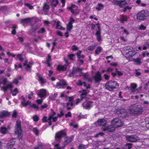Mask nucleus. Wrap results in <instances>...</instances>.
Returning <instances> with one entry per match:
<instances>
[{"instance_id": "nucleus-1", "label": "nucleus", "mask_w": 149, "mask_h": 149, "mask_svg": "<svg viewBox=\"0 0 149 149\" xmlns=\"http://www.w3.org/2000/svg\"><path fill=\"white\" fill-rule=\"evenodd\" d=\"M87 94L85 90H82L81 94H80V98H78L75 101V102L73 104L72 101L74 99L73 96L68 97H66V99H69L68 102L67 103V109L68 110L70 109V108L69 107V106H72L73 105L78 104L79 103L81 102L83 99L85 97L86 95Z\"/></svg>"}, {"instance_id": "nucleus-2", "label": "nucleus", "mask_w": 149, "mask_h": 149, "mask_svg": "<svg viewBox=\"0 0 149 149\" xmlns=\"http://www.w3.org/2000/svg\"><path fill=\"white\" fill-rule=\"evenodd\" d=\"M111 125L109 126V129H108V132H113L115 130L116 128L121 126L123 124V122L118 118H114L111 121Z\"/></svg>"}, {"instance_id": "nucleus-3", "label": "nucleus", "mask_w": 149, "mask_h": 149, "mask_svg": "<svg viewBox=\"0 0 149 149\" xmlns=\"http://www.w3.org/2000/svg\"><path fill=\"white\" fill-rule=\"evenodd\" d=\"M118 84L116 81H109L106 84L105 88L111 91L118 88Z\"/></svg>"}, {"instance_id": "nucleus-4", "label": "nucleus", "mask_w": 149, "mask_h": 149, "mask_svg": "<svg viewBox=\"0 0 149 149\" xmlns=\"http://www.w3.org/2000/svg\"><path fill=\"white\" fill-rule=\"evenodd\" d=\"M149 15V12L147 10H142L137 15V19L140 20H143L146 19Z\"/></svg>"}, {"instance_id": "nucleus-5", "label": "nucleus", "mask_w": 149, "mask_h": 149, "mask_svg": "<svg viewBox=\"0 0 149 149\" xmlns=\"http://www.w3.org/2000/svg\"><path fill=\"white\" fill-rule=\"evenodd\" d=\"M21 123L20 121L17 120L16 122L15 126V133L17 134L18 138L19 139H21L23 136L21 126Z\"/></svg>"}, {"instance_id": "nucleus-6", "label": "nucleus", "mask_w": 149, "mask_h": 149, "mask_svg": "<svg viewBox=\"0 0 149 149\" xmlns=\"http://www.w3.org/2000/svg\"><path fill=\"white\" fill-rule=\"evenodd\" d=\"M98 126H102V129L103 131H107L108 132V129H109V126L107 124V121L104 119H100L97 122Z\"/></svg>"}, {"instance_id": "nucleus-7", "label": "nucleus", "mask_w": 149, "mask_h": 149, "mask_svg": "<svg viewBox=\"0 0 149 149\" xmlns=\"http://www.w3.org/2000/svg\"><path fill=\"white\" fill-rule=\"evenodd\" d=\"M128 111L130 114H139L142 113L143 111V109L141 107H135L132 109H129Z\"/></svg>"}, {"instance_id": "nucleus-8", "label": "nucleus", "mask_w": 149, "mask_h": 149, "mask_svg": "<svg viewBox=\"0 0 149 149\" xmlns=\"http://www.w3.org/2000/svg\"><path fill=\"white\" fill-rule=\"evenodd\" d=\"M66 136V133L63 130H61L56 133L55 140L57 141H60L62 137Z\"/></svg>"}, {"instance_id": "nucleus-9", "label": "nucleus", "mask_w": 149, "mask_h": 149, "mask_svg": "<svg viewBox=\"0 0 149 149\" xmlns=\"http://www.w3.org/2000/svg\"><path fill=\"white\" fill-rule=\"evenodd\" d=\"M113 3L120 8H123L127 4L126 0H114Z\"/></svg>"}, {"instance_id": "nucleus-10", "label": "nucleus", "mask_w": 149, "mask_h": 149, "mask_svg": "<svg viewBox=\"0 0 149 149\" xmlns=\"http://www.w3.org/2000/svg\"><path fill=\"white\" fill-rule=\"evenodd\" d=\"M137 86L136 84L135 83H132L131 84L130 90L132 92L135 93H138L141 90V86H140L138 89L136 90L135 88Z\"/></svg>"}, {"instance_id": "nucleus-11", "label": "nucleus", "mask_w": 149, "mask_h": 149, "mask_svg": "<svg viewBox=\"0 0 149 149\" xmlns=\"http://www.w3.org/2000/svg\"><path fill=\"white\" fill-rule=\"evenodd\" d=\"M127 141L135 142L139 140V138L136 136H125Z\"/></svg>"}, {"instance_id": "nucleus-12", "label": "nucleus", "mask_w": 149, "mask_h": 149, "mask_svg": "<svg viewBox=\"0 0 149 149\" xmlns=\"http://www.w3.org/2000/svg\"><path fill=\"white\" fill-rule=\"evenodd\" d=\"M118 116L124 118L127 115L126 110L124 109H122L118 111L117 112Z\"/></svg>"}, {"instance_id": "nucleus-13", "label": "nucleus", "mask_w": 149, "mask_h": 149, "mask_svg": "<svg viewBox=\"0 0 149 149\" xmlns=\"http://www.w3.org/2000/svg\"><path fill=\"white\" fill-rule=\"evenodd\" d=\"M137 52L135 50H132L129 51L126 54V57L127 58H130L133 57Z\"/></svg>"}, {"instance_id": "nucleus-14", "label": "nucleus", "mask_w": 149, "mask_h": 149, "mask_svg": "<svg viewBox=\"0 0 149 149\" xmlns=\"http://www.w3.org/2000/svg\"><path fill=\"white\" fill-rule=\"evenodd\" d=\"M55 115V113L53 111L52 112V113L50 115L49 117L48 118V123L49 125H50L51 124V120L52 119V120L53 121H56L58 117L57 116H56L54 117H53Z\"/></svg>"}, {"instance_id": "nucleus-15", "label": "nucleus", "mask_w": 149, "mask_h": 149, "mask_svg": "<svg viewBox=\"0 0 149 149\" xmlns=\"http://www.w3.org/2000/svg\"><path fill=\"white\" fill-rule=\"evenodd\" d=\"M67 85L66 81L64 80H62L57 84L56 86L58 88H63Z\"/></svg>"}, {"instance_id": "nucleus-16", "label": "nucleus", "mask_w": 149, "mask_h": 149, "mask_svg": "<svg viewBox=\"0 0 149 149\" xmlns=\"http://www.w3.org/2000/svg\"><path fill=\"white\" fill-rule=\"evenodd\" d=\"M15 139L12 138L10 139L7 144L6 147L10 149L13 147L15 143Z\"/></svg>"}, {"instance_id": "nucleus-17", "label": "nucleus", "mask_w": 149, "mask_h": 149, "mask_svg": "<svg viewBox=\"0 0 149 149\" xmlns=\"http://www.w3.org/2000/svg\"><path fill=\"white\" fill-rule=\"evenodd\" d=\"M83 106L86 109L91 108L92 106V102L86 101L84 102L82 104Z\"/></svg>"}, {"instance_id": "nucleus-18", "label": "nucleus", "mask_w": 149, "mask_h": 149, "mask_svg": "<svg viewBox=\"0 0 149 149\" xmlns=\"http://www.w3.org/2000/svg\"><path fill=\"white\" fill-rule=\"evenodd\" d=\"M94 78L96 82H97L101 80V74L99 72H96L94 77Z\"/></svg>"}, {"instance_id": "nucleus-19", "label": "nucleus", "mask_w": 149, "mask_h": 149, "mask_svg": "<svg viewBox=\"0 0 149 149\" xmlns=\"http://www.w3.org/2000/svg\"><path fill=\"white\" fill-rule=\"evenodd\" d=\"M21 98L22 100V101L21 102V103L23 107H26L28 104L30 106H31V102L28 101L26 102L25 99L23 96H22Z\"/></svg>"}, {"instance_id": "nucleus-20", "label": "nucleus", "mask_w": 149, "mask_h": 149, "mask_svg": "<svg viewBox=\"0 0 149 149\" xmlns=\"http://www.w3.org/2000/svg\"><path fill=\"white\" fill-rule=\"evenodd\" d=\"M9 115V113L6 111H0V118H3L5 117L8 116Z\"/></svg>"}, {"instance_id": "nucleus-21", "label": "nucleus", "mask_w": 149, "mask_h": 149, "mask_svg": "<svg viewBox=\"0 0 149 149\" xmlns=\"http://www.w3.org/2000/svg\"><path fill=\"white\" fill-rule=\"evenodd\" d=\"M97 40L100 42L102 40V38L101 36V31L97 30L95 33Z\"/></svg>"}, {"instance_id": "nucleus-22", "label": "nucleus", "mask_w": 149, "mask_h": 149, "mask_svg": "<svg viewBox=\"0 0 149 149\" xmlns=\"http://www.w3.org/2000/svg\"><path fill=\"white\" fill-rule=\"evenodd\" d=\"M46 90L44 89H42L39 91V93L38 94V95L42 98L45 96L46 95Z\"/></svg>"}, {"instance_id": "nucleus-23", "label": "nucleus", "mask_w": 149, "mask_h": 149, "mask_svg": "<svg viewBox=\"0 0 149 149\" xmlns=\"http://www.w3.org/2000/svg\"><path fill=\"white\" fill-rule=\"evenodd\" d=\"M32 18H28L24 19H20V23L22 24L25 23L27 24L30 23L31 21Z\"/></svg>"}, {"instance_id": "nucleus-24", "label": "nucleus", "mask_w": 149, "mask_h": 149, "mask_svg": "<svg viewBox=\"0 0 149 149\" xmlns=\"http://www.w3.org/2000/svg\"><path fill=\"white\" fill-rule=\"evenodd\" d=\"M37 76L38 78V80L41 84H43L46 82V79H44L39 74H37Z\"/></svg>"}, {"instance_id": "nucleus-25", "label": "nucleus", "mask_w": 149, "mask_h": 149, "mask_svg": "<svg viewBox=\"0 0 149 149\" xmlns=\"http://www.w3.org/2000/svg\"><path fill=\"white\" fill-rule=\"evenodd\" d=\"M130 61H133L136 65H140L141 63V59L139 58H133Z\"/></svg>"}, {"instance_id": "nucleus-26", "label": "nucleus", "mask_w": 149, "mask_h": 149, "mask_svg": "<svg viewBox=\"0 0 149 149\" xmlns=\"http://www.w3.org/2000/svg\"><path fill=\"white\" fill-rule=\"evenodd\" d=\"M72 141V138L70 137H69L68 138H67L65 140L64 142L63 143V146H64L67 145L68 143H70Z\"/></svg>"}, {"instance_id": "nucleus-27", "label": "nucleus", "mask_w": 149, "mask_h": 149, "mask_svg": "<svg viewBox=\"0 0 149 149\" xmlns=\"http://www.w3.org/2000/svg\"><path fill=\"white\" fill-rule=\"evenodd\" d=\"M57 70H58L65 71L66 69V67L65 65H58L57 67Z\"/></svg>"}, {"instance_id": "nucleus-28", "label": "nucleus", "mask_w": 149, "mask_h": 149, "mask_svg": "<svg viewBox=\"0 0 149 149\" xmlns=\"http://www.w3.org/2000/svg\"><path fill=\"white\" fill-rule=\"evenodd\" d=\"M82 70V69L77 68L75 70L73 71V74H75V73L77 74V73L79 74H78L77 76H81V71Z\"/></svg>"}, {"instance_id": "nucleus-29", "label": "nucleus", "mask_w": 149, "mask_h": 149, "mask_svg": "<svg viewBox=\"0 0 149 149\" xmlns=\"http://www.w3.org/2000/svg\"><path fill=\"white\" fill-rule=\"evenodd\" d=\"M78 85H83L85 87H86L87 89H88L90 88V85L89 84L87 86H86V84L84 82H81V81H79L77 84Z\"/></svg>"}, {"instance_id": "nucleus-30", "label": "nucleus", "mask_w": 149, "mask_h": 149, "mask_svg": "<svg viewBox=\"0 0 149 149\" xmlns=\"http://www.w3.org/2000/svg\"><path fill=\"white\" fill-rule=\"evenodd\" d=\"M70 126H72L74 128H77L78 127V125L76 123L75 120H72L70 124Z\"/></svg>"}, {"instance_id": "nucleus-31", "label": "nucleus", "mask_w": 149, "mask_h": 149, "mask_svg": "<svg viewBox=\"0 0 149 149\" xmlns=\"http://www.w3.org/2000/svg\"><path fill=\"white\" fill-rule=\"evenodd\" d=\"M60 22L59 21H57V22L56 26V28L61 30H63L65 29V28L61 26L60 25Z\"/></svg>"}, {"instance_id": "nucleus-32", "label": "nucleus", "mask_w": 149, "mask_h": 149, "mask_svg": "<svg viewBox=\"0 0 149 149\" xmlns=\"http://www.w3.org/2000/svg\"><path fill=\"white\" fill-rule=\"evenodd\" d=\"M8 81L7 79L5 78H3V80L2 81H0V87H1V84H2L3 85L5 86L7 83Z\"/></svg>"}, {"instance_id": "nucleus-33", "label": "nucleus", "mask_w": 149, "mask_h": 149, "mask_svg": "<svg viewBox=\"0 0 149 149\" xmlns=\"http://www.w3.org/2000/svg\"><path fill=\"white\" fill-rule=\"evenodd\" d=\"M127 18L126 16H124L123 15H122L121 16V20H120V22L121 23H123L125 22L126 21H127Z\"/></svg>"}, {"instance_id": "nucleus-34", "label": "nucleus", "mask_w": 149, "mask_h": 149, "mask_svg": "<svg viewBox=\"0 0 149 149\" xmlns=\"http://www.w3.org/2000/svg\"><path fill=\"white\" fill-rule=\"evenodd\" d=\"M146 29V26L141 24L139 25L138 29L141 30H144Z\"/></svg>"}, {"instance_id": "nucleus-35", "label": "nucleus", "mask_w": 149, "mask_h": 149, "mask_svg": "<svg viewBox=\"0 0 149 149\" xmlns=\"http://www.w3.org/2000/svg\"><path fill=\"white\" fill-rule=\"evenodd\" d=\"M102 50V48L100 46H98L97 47L96 50L95 51V54H98L99 53H100L101 52Z\"/></svg>"}, {"instance_id": "nucleus-36", "label": "nucleus", "mask_w": 149, "mask_h": 149, "mask_svg": "<svg viewBox=\"0 0 149 149\" xmlns=\"http://www.w3.org/2000/svg\"><path fill=\"white\" fill-rule=\"evenodd\" d=\"M58 3V0H52V6L53 7H56Z\"/></svg>"}, {"instance_id": "nucleus-37", "label": "nucleus", "mask_w": 149, "mask_h": 149, "mask_svg": "<svg viewBox=\"0 0 149 149\" xmlns=\"http://www.w3.org/2000/svg\"><path fill=\"white\" fill-rule=\"evenodd\" d=\"M73 26L72 24L68 23L67 26V31H70L72 29Z\"/></svg>"}, {"instance_id": "nucleus-38", "label": "nucleus", "mask_w": 149, "mask_h": 149, "mask_svg": "<svg viewBox=\"0 0 149 149\" xmlns=\"http://www.w3.org/2000/svg\"><path fill=\"white\" fill-rule=\"evenodd\" d=\"M7 130V129L4 127H1V128L0 132H1L3 134L6 133Z\"/></svg>"}, {"instance_id": "nucleus-39", "label": "nucleus", "mask_w": 149, "mask_h": 149, "mask_svg": "<svg viewBox=\"0 0 149 149\" xmlns=\"http://www.w3.org/2000/svg\"><path fill=\"white\" fill-rule=\"evenodd\" d=\"M55 149H64V146H62L61 147H59V144L58 143L54 144Z\"/></svg>"}, {"instance_id": "nucleus-40", "label": "nucleus", "mask_w": 149, "mask_h": 149, "mask_svg": "<svg viewBox=\"0 0 149 149\" xmlns=\"http://www.w3.org/2000/svg\"><path fill=\"white\" fill-rule=\"evenodd\" d=\"M32 131H33V132H34V133L36 135H38V134H39V131L36 128V127L33 128L32 129Z\"/></svg>"}, {"instance_id": "nucleus-41", "label": "nucleus", "mask_w": 149, "mask_h": 149, "mask_svg": "<svg viewBox=\"0 0 149 149\" xmlns=\"http://www.w3.org/2000/svg\"><path fill=\"white\" fill-rule=\"evenodd\" d=\"M81 51H79L77 54L78 59H80L81 58H83L84 57V56L83 55H81L80 54H81Z\"/></svg>"}, {"instance_id": "nucleus-42", "label": "nucleus", "mask_w": 149, "mask_h": 149, "mask_svg": "<svg viewBox=\"0 0 149 149\" xmlns=\"http://www.w3.org/2000/svg\"><path fill=\"white\" fill-rule=\"evenodd\" d=\"M120 29H123V33L125 34L126 35H127L129 34V33L128 31L126 29H124L123 27H121Z\"/></svg>"}, {"instance_id": "nucleus-43", "label": "nucleus", "mask_w": 149, "mask_h": 149, "mask_svg": "<svg viewBox=\"0 0 149 149\" xmlns=\"http://www.w3.org/2000/svg\"><path fill=\"white\" fill-rule=\"evenodd\" d=\"M104 7V5L100 3H99L97 5V7L96 8V9H101L103 8Z\"/></svg>"}, {"instance_id": "nucleus-44", "label": "nucleus", "mask_w": 149, "mask_h": 149, "mask_svg": "<svg viewBox=\"0 0 149 149\" xmlns=\"http://www.w3.org/2000/svg\"><path fill=\"white\" fill-rule=\"evenodd\" d=\"M116 72L117 73V74L119 76H121L123 74L122 72L118 70L117 68L116 69Z\"/></svg>"}, {"instance_id": "nucleus-45", "label": "nucleus", "mask_w": 149, "mask_h": 149, "mask_svg": "<svg viewBox=\"0 0 149 149\" xmlns=\"http://www.w3.org/2000/svg\"><path fill=\"white\" fill-rule=\"evenodd\" d=\"M33 120L35 122H37L39 120V118L36 115L33 116Z\"/></svg>"}, {"instance_id": "nucleus-46", "label": "nucleus", "mask_w": 149, "mask_h": 149, "mask_svg": "<svg viewBox=\"0 0 149 149\" xmlns=\"http://www.w3.org/2000/svg\"><path fill=\"white\" fill-rule=\"evenodd\" d=\"M17 27L16 25H14L13 27V30L11 31L13 35H15L16 34V31L15 30V28Z\"/></svg>"}, {"instance_id": "nucleus-47", "label": "nucleus", "mask_w": 149, "mask_h": 149, "mask_svg": "<svg viewBox=\"0 0 149 149\" xmlns=\"http://www.w3.org/2000/svg\"><path fill=\"white\" fill-rule=\"evenodd\" d=\"M9 88L6 85L5 86H2L1 87V90H3L4 92H6Z\"/></svg>"}, {"instance_id": "nucleus-48", "label": "nucleus", "mask_w": 149, "mask_h": 149, "mask_svg": "<svg viewBox=\"0 0 149 149\" xmlns=\"http://www.w3.org/2000/svg\"><path fill=\"white\" fill-rule=\"evenodd\" d=\"M113 69L111 67H109L107 68L106 70V72L108 73H110L112 71Z\"/></svg>"}, {"instance_id": "nucleus-49", "label": "nucleus", "mask_w": 149, "mask_h": 149, "mask_svg": "<svg viewBox=\"0 0 149 149\" xmlns=\"http://www.w3.org/2000/svg\"><path fill=\"white\" fill-rule=\"evenodd\" d=\"M51 56L49 55H48L47 57V66H50L51 64L48 62V61L50 60Z\"/></svg>"}, {"instance_id": "nucleus-50", "label": "nucleus", "mask_w": 149, "mask_h": 149, "mask_svg": "<svg viewBox=\"0 0 149 149\" xmlns=\"http://www.w3.org/2000/svg\"><path fill=\"white\" fill-rule=\"evenodd\" d=\"M96 46L95 45L90 46L88 47V49L90 50H93L95 49V48L96 47Z\"/></svg>"}, {"instance_id": "nucleus-51", "label": "nucleus", "mask_w": 149, "mask_h": 149, "mask_svg": "<svg viewBox=\"0 0 149 149\" xmlns=\"http://www.w3.org/2000/svg\"><path fill=\"white\" fill-rule=\"evenodd\" d=\"M17 56L18 58L19 59L20 61H23V58H22V54H17Z\"/></svg>"}, {"instance_id": "nucleus-52", "label": "nucleus", "mask_w": 149, "mask_h": 149, "mask_svg": "<svg viewBox=\"0 0 149 149\" xmlns=\"http://www.w3.org/2000/svg\"><path fill=\"white\" fill-rule=\"evenodd\" d=\"M45 31V29L44 28H42L40 30L38 31V33H42Z\"/></svg>"}, {"instance_id": "nucleus-53", "label": "nucleus", "mask_w": 149, "mask_h": 149, "mask_svg": "<svg viewBox=\"0 0 149 149\" xmlns=\"http://www.w3.org/2000/svg\"><path fill=\"white\" fill-rule=\"evenodd\" d=\"M71 12L74 15H76L78 13V10H71Z\"/></svg>"}, {"instance_id": "nucleus-54", "label": "nucleus", "mask_w": 149, "mask_h": 149, "mask_svg": "<svg viewBox=\"0 0 149 149\" xmlns=\"http://www.w3.org/2000/svg\"><path fill=\"white\" fill-rule=\"evenodd\" d=\"M76 6V5L75 4H72L70 6L68 7V8L67 9H72L73 8H75Z\"/></svg>"}, {"instance_id": "nucleus-55", "label": "nucleus", "mask_w": 149, "mask_h": 149, "mask_svg": "<svg viewBox=\"0 0 149 149\" xmlns=\"http://www.w3.org/2000/svg\"><path fill=\"white\" fill-rule=\"evenodd\" d=\"M25 5L27 6L28 8L30 9H32L33 8V7L32 6L28 3H25Z\"/></svg>"}, {"instance_id": "nucleus-56", "label": "nucleus", "mask_w": 149, "mask_h": 149, "mask_svg": "<svg viewBox=\"0 0 149 149\" xmlns=\"http://www.w3.org/2000/svg\"><path fill=\"white\" fill-rule=\"evenodd\" d=\"M79 149H86V148L85 147V146L80 144L79 146Z\"/></svg>"}, {"instance_id": "nucleus-57", "label": "nucleus", "mask_w": 149, "mask_h": 149, "mask_svg": "<svg viewBox=\"0 0 149 149\" xmlns=\"http://www.w3.org/2000/svg\"><path fill=\"white\" fill-rule=\"evenodd\" d=\"M142 55L143 56V57H144L146 55L147 56H148L149 55V53L147 51L143 52L142 53Z\"/></svg>"}, {"instance_id": "nucleus-58", "label": "nucleus", "mask_w": 149, "mask_h": 149, "mask_svg": "<svg viewBox=\"0 0 149 149\" xmlns=\"http://www.w3.org/2000/svg\"><path fill=\"white\" fill-rule=\"evenodd\" d=\"M17 112L16 111H14L13 114H12V116L13 118H16L17 116Z\"/></svg>"}, {"instance_id": "nucleus-59", "label": "nucleus", "mask_w": 149, "mask_h": 149, "mask_svg": "<svg viewBox=\"0 0 149 149\" xmlns=\"http://www.w3.org/2000/svg\"><path fill=\"white\" fill-rule=\"evenodd\" d=\"M65 116L66 118L71 117V113L70 112H68L67 114H65Z\"/></svg>"}, {"instance_id": "nucleus-60", "label": "nucleus", "mask_w": 149, "mask_h": 149, "mask_svg": "<svg viewBox=\"0 0 149 149\" xmlns=\"http://www.w3.org/2000/svg\"><path fill=\"white\" fill-rule=\"evenodd\" d=\"M75 55L73 54H69L68 55V57L69 59L71 60H73V57Z\"/></svg>"}, {"instance_id": "nucleus-61", "label": "nucleus", "mask_w": 149, "mask_h": 149, "mask_svg": "<svg viewBox=\"0 0 149 149\" xmlns=\"http://www.w3.org/2000/svg\"><path fill=\"white\" fill-rule=\"evenodd\" d=\"M38 29V27L37 26H33L32 27V30L33 31H35Z\"/></svg>"}, {"instance_id": "nucleus-62", "label": "nucleus", "mask_w": 149, "mask_h": 149, "mask_svg": "<svg viewBox=\"0 0 149 149\" xmlns=\"http://www.w3.org/2000/svg\"><path fill=\"white\" fill-rule=\"evenodd\" d=\"M132 144L131 143H129L127 144L126 146L127 147L128 149H130L132 147Z\"/></svg>"}, {"instance_id": "nucleus-63", "label": "nucleus", "mask_w": 149, "mask_h": 149, "mask_svg": "<svg viewBox=\"0 0 149 149\" xmlns=\"http://www.w3.org/2000/svg\"><path fill=\"white\" fill-rule=\"evenodd\" d=\"M104 76L105 79L108 80L109 79V76L108 75H107L106 74H104Z\"/></svg>"}, {"instance_id": "nucleus-64", "label": "nucleus", "mask_w": 149, "mask_h": 149, "mask_svg": "<svg viewBox=\"0 0 149 149\" xmlns=\"http://www.w3.org/2000/svg\"><path fill=\"white\" fill-rule=\"evenodd\" d=\"M42 121L43 123H45L47 122V117L46 116L43 117L42 119Z\"/></svg>"}]
</instances>
